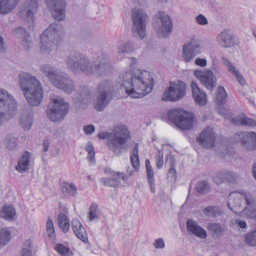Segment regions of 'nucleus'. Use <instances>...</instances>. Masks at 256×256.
Segmentation results:
<instances>
[{
    "label": "nucleus",
    "mask_w": 256,
    "mask_h": 256,
    "mask_svg": "<svg viewBox=\"0 0 256 256\" xmlns=\"http://www.w3.org/2000/svg\"><path fill=\"white\" fill-rule=\"evenodd\" d=\"M136 63V58H132L130 62V72H126L120 76L122 86L126 92L132 98H140L150 93L154 86L153 78L148 72L145 70L134 69V65Z\"/></svg>",
    "instance_id": "1"
},
{
    "label": "nucleus",
    "mask_w": 256,
    "mask_h": 256,
    "mask_svg": "<svg viewBox=\"0 0 256 256\" xmlns=\"http://www.w3.org/2000/svg\"><path fill=\"white\" fill-rule=\"evenodd\" d=\"M20 88L28 102L32 106L38 105L42 100L43 91L39 81L28 73L19 74Z\"/></svg>",
    "instance_id": "2"
},
{
    "label": "nucleus",
    "mask_w": 256,
    "mask_h": 256,
    "mask_svg": "<svg viewBox=\"0 0 256 256\" xmlns=\"http://www.w3.org/2000/svg\"><path fill=\"white\" fill-rule=\"evenodd\" d=\"M226 97L227 94L224 88L221 86L218 87L216 92L214 102L218 105L217 110L220 114L236 125L256 126V122L252 118H247L244 114L233 118L230 110L224 107Z\"/></svg>",
    "instance_id": "3"
},
{
    "label": "nucleus",
    "mask_w": 256,
    "mask_h": 256,
    "mask_svg": "<svg viewBox=\"0 0 256 256\" xmlns=\"http://www.w3.org/2000/svg\"><path fill=\"white\" fill-rule=\"evenodd\" d=\"M98 136L100 139L107 138V144L110 149L114 152L122 148L130 138V132L127 128L123 125H120L114 128L112 132H100Z\"/></svg>",
    "instance_id": "4"
},
{
    "label": "nucleus",
    "mask_w": 256,
    "mask_h": 256,
    "mask_svg": "<svg viewBox=\"0 0 256 256\" xmlns=\"http://www.w3.org/2000/svg\"><path fill=\"white\" fill-rule=\"evenodd\" d=\"M66 63L68 67L74 73L78 72L79 70L86 74L92 73L94 70L98 72L102 70H105L107 66V64L103 62L101 59L98 62H95L94 68L85 58H82L80 54L75 52L70 54V56L68 58Z\"/></svg>",
    "instance_id": "5"
},
{
    "label": "nucleus",
    "mask_w": 256,
    "mask_h": 256,
    "mask_svg": "<svg viewBox=\"0 0 256 256\" xmlns=\"http://www.w3.org/2000/svg\"><path fill=\"white\" fill-rule=\"evenodd\" d=\"M168 119L178 128L182 130L192 128L194 121L192 114L188 112L182 108H174L167 112Z\"/></svg>",
    "instance_id": "6"
},
{
    "label": "nucleus",
    "mask_w": 256,
    "mask_h": 256,
    "mask_svg": "<svg viewBox=\"0 0 256 256\" xmlns=\"http://www.w3.org/2000/svg\"><path fill=\"white\" fill-rule=\"evenodd\" d=\"M42 71L46 74L50 80L56 87L64 90L67 93L70 92L74 88L72 82L66 78L58 75L53 70L50 66H44L41 68Z\"/></svg>",
    "instance_id": "7"
},
{
    "label": "nucleus",
    "mask_w": 256,
    "mask_h": 256,
    "mask_svg": "<svg viewBox=\"0 0 256 256\" xmlns=\"http://www.w3.org/2000/svg\"><path fill=\"white\" fill-rule=\"evenodd\" d=\"M52 106L46 110L48 118L52 122H59L62 120L67 114L69 106L64 100L56 96L52 99Z\"/></svg>",
    "instance_id": "8"
},
{
    "label": "nucleus",
    "mask_w": 256,
    "mask_h": 256,
    "mask_svg": "<svg viewBox=\"0 0 256 256\" xmlns=\"http://www.w3.org/2000/svg\"><path fill=\"white\" fill-rule=\"evenodd\" d=\"M1 120L13 116L16 110V103L14 98L4 90H1Z\"/></svg>",
    "instance_id": "9"
},
{
    "label": "nucleus",
    "mask_w": 256,
    "mask_h": 256,
    "mask_svg": "<svg viewBox=\"0 0 256 256\" xmlns=\"http://www.w3.org/2000/svg\"><path fill=\"white\" fill-rule=\"evenodd\" d=\"M186 94V84L178 81L175 83L171 82L169 88L164 92L162 100L164 101L174 102L182 98Z\"/></svg>",
    "instance_id": "10"
},
{
    "label": "nucleus",
    "mask_w": 256,
    "mask_h": 256,
    "mask_svg": "<svg viewBox=\"0 0 256 256\" xmlns=\"http://www.w3.org/2000/svg\"><path fill=\"white\" fill-rule=\"evenodd\" d=\"M111 86L110 82L106 81L100 84L98 86V90L100 93L96 102L95 104L94 108L98 110H102L108 103L109 99L107 96L112 98L114 92H112Z\"/></svg>",
    "instance_id": "11"
},
{
    "label": "nucleus",
    "mask_w": 256,
    "mask_h": 256,
    "mask_svg": "<svg viewBox=\"0 0 256 256\" xmlns=\"http://www.w3.org/2000/svg\"><path fill=\"white\" fill-rule=\"evenodd\" d=\"M194 74L207 89L212 90L215 86L216 80L212 70H196L194 72Z\"/></svg>",
    "instance_id": "12"
},
{
    "label": "nucleus",
    "mask_w": 256,
    "mask_h": 256,
    "mask_svg": "<svg viewBox=\"0 0 256 256\" xmlns=\"http://www.w3.org/2000/svg\"><path fill=\"white\" fill-rule=\"evenodd\" d=\"M216 140L215 134L210 126L204 129L198 136L196 141L204 148H210L214 147Z\"/></svg>",
    "instance_id": "13"
},
{
    "label": "nucleus",
    "mask_w": 256,
    "mask_h": 256,
    "mask_svg": "<svg viewBox=\"0 0 256 256\" xmlns=\"http://www.w3.org/2000/svg\"><path fill=\"white\" fill-rule=\"evenodd\" d=\"M104 172L111 177L103 179L104 184L106 186L116 187L119 186L121 180H126L127 176L122 172H116L109 168H106Z\"/></svg>",
    "instance_id": "14"
},
{
    "label": "nucleus",
    "mask_w": 256,
    "mask_h": 256,
    "mask_svg": "<svg viewBox=\"0 0 256 256\" xmlns=\"http://www.w3.org/2000/svg\"><path fill=\"white\" fill-rule=\"evenodd\" d=\"M58 24H51L44 30L40 36V40L42 42L41 50L44 52H48L50 50V48L52 47L51 42L49 40V38L52 37L53 36L56 35L57 33L56 28L58 27Z\"/></svg>",
    "instance_id": "15"
},
{
    "label": "nucleus",
    "mask_w": 256,
    "mask_h": 256,
    "mask_svg": "<svg viewBox=\"0 0 256 256\" xmlns=\"http://www.w3.org/2000/svg\"><path fill=\"white\" fill-rule=\"evenodd\" d=\"M200 52V48L195 41L192 42L183 46V58L186 62L190 61Z\"/></svg>",
    "instance_id": "16"
},
{
    "label": "nucleus",
    "mask_w": 256,
    "mask_h": 256,
    "mask_svg": "<svg viewBox=\"0 0 256 256\" xmlns=\"http://www.w3.org/2000/svg\"><path fill=\"white\" fill-rule=\"evenodd\" d=\"M48 9L54 12L56 16H64L66 14V2L64 0H45Z\"/></svg>",
    "instance_id": "17"
},
{
    "label": "nucleus",
    "mask_w": 256,
    "mask_h": 256,
    "mask_svg": "<svg viewBox=\"0 0 256 256\" xmlns=\"http://www.w3.org/2000/svg\"><path fill=\"white\" fill-rule=\"evenodd\" d=\"M146 17H132V32L138 34L140 38H144L146 36Z\"/></svg>",
    "instance_id": "18"
},
{
    "label": "nucleus",
    "mask_w": 256,
    "mask_h": 256,
    "mask_svg": "<svg viewBox=\"0 0 256 256\" xmlns=\"http://www.w3.org/2000/svg\"><path fill=\"white\" fill-rule=\"evenodd\" d=\"M238 136L240 140V142L242 144H248L249 146L247 148L249 150L256 149V133L254 132H240L236 136Z\"/></svg>",
    "instance_id": "19"
},
{
    "label": "nucleus",
    "mask_w": 256,
    "mask_h": 256,
    "mask_svg": "<svg viewBox=\"0 0 256 256\" xmlns=\"http://www.w3.org/2000/svg\"><path fill=\"white\" fill-rule=\"evenodd\" d=\"M191 88L193 98L196 103L200 106H204L207 102V96L206 93L198 86L196 82L192 81Z\"/></svg>",
    "instance_id": "20"
},
{
    "label": "nucleus",
    "mask_w": 256,
    "mask_h": 256,
    "mask_svg": "<svg viewBox=\"0 0 256 256\" xmlns=\"http://www.w3.org/2000/svg\"><path fill=\"white\" fill-rule=\"evenodd\" d=\"M72 226L74 232L78 238L84 242H88V236L85 228L78 219L72 220Z\"/></svg>",
    "instance_id": "21"
},
{
    "label": "nucleus",
    "mask_w": 256,
    "mask_h": 256,
    "mask_svg": "<svg viewBox=\"0 0 256 256\" xmlns=\"http://www.w3.org/2000/svg\"><path fill=\"white\" fill-rule=\"evenodd\" d=\"M244 198L246 202V206L242 210L243 214L250 218H256V210L253 208L255 202L254 198L251 194H244Z\"/></svg>",
    "instance_id": "22"
},
{
    "label": "nucleus",
    "mask_w": 256,
    "mask_h": 256,
    "mask_svg": "<svg viewBox=\"0 0 256 256\" xmlns=\"http://www.w3.org/2000/svg\"><path fill=\"white\" fill-rule=\"evenodd\" d=\"M186 227L188 232L192 233L196 236L201 238H204L206 237L207 234L206 230L192 220L189 219L188 220Z\"/></svg>",
    "instance_id": "23"
},
{
    "label": "nucleus",
    "mask_w": 256,
    "mask_h": 256,
    "mask_svg": "<svg viewBox=\"0 0 256 256\" xmlns=\"http://www.w3.org/2000/svg\"><path fill=\"white\" fill-rule=\"evenodd\" d=\"M218 40L220 44L224 48L232 47L235 44L234 36L230 34L228 30L222 32L218 35Z\"/></svg>",
    "instance_id": "24"
},
{
    "label": "nucleus",
    "mask_w": 256,
    "mask_h": 256,
    "mask_svg": "<svg viewBox=\"0 0 256 256\" xmlns=\"http://www.w3.org/2000/svg\"><path fill=\"white\" fill-rule=\"evenodd\" d=\"M162 22V26L158 32L164 38L168 36L171 32L172 24L170 17H159Z\"/></svg>",
    "instance_id": "25"
},
{
    "label": "nucleus",
    "mask_w": 256,
    "mask_h": 256,
    "mask_svg": "<svg viewBox=\"0 0 256 256\" xmlns=\"http://www.w3.org/2000/svg\"><path fill=\"white\" fill-rule=\"evenodd\" d=\"M228 208L234 212L240 210L241 198L236 192L231 193L228 198Z\"/></svg>",
    "instance_id": "26"
},
{
    "label": "nucleus",
    "mask_w": 256,
    "mask_h": 256,
    "mask_svg": "<svg viewBox=\"0 0 256 256\" xmlns=\"http://www.w3.org/2000/svg\"><path fill=\"white\" fill-rule=\"evenodd\" d=\"M234 180V175L230 172H220L214 178V182L218 185L225 182H232Z\"/></svg>",
    "instance_id": "27"
},
{
    "label": "nucleus",
    "mask_w": 256,
    "mask_h": 256,
    "mask_svg": "<svg viewBox=\"0 0 256 256\" xmlns=\"http://www.w3.org/2000/svg\"><path fill=\"white\" fill-rule=\"evenodd\" d=\"M30 157V154L28 152L26 151L24 152L16 166L18 171L22 172L28 170Z\"/></svg>",
    "instance_id": "28"
},
{
    "label": "nucleus",
    "mask_w": 256,
    "mask_h": 256,
    "mask_svg": "<svg viewBox=\"0 0 256 256\" xmlns=\"http://www.w3.org/2000/svg\"><path fill=\"white\" fill-rule=\"evenodd\" d=\"M222 60L224 64L228 67V70L236 76L238 82L242 86L246 84L244 78L240 74L239 72L236 70L235 67L228 59L224 58Z\"/></svg>",
    "instance_id": "29"
},
{
    "label": "nucleus",
    "mask_w": 256,
    "mask_h": 256,
    "mask_svg": "<svg viewBox=\"0 0 256 256\" xmlns=\"http://www.w3.org/2000/svg\"><path fill=\"white\" fill-rule=\"evenodd\" d=\"M20 0H1V14H4L12 11Z\"/></svg>",
    "instance_id": "30"
},
{
    "label": "nucleus",
    "mask_w": 256,
    "mask_h": 256,
    "mask_svg": "<svg viewBox=\"0 0 256 256\" xmlns=\"http://www.w3.org/2000/svg\"><path fill=\"white\" fill-rule=\"evenodd\" d=\"M25 6L24 11L26 14V16H34L38 8L37 0H26Z\"/></svg>",
    "instance_id": "31"
},
{
    "label": "nucleus",
    "mask_w": 256,
    "mask_h": 256,
    "mask_svg": "<svg viewBox=\"0 0 256 256\" xmlns=\"http://www.w3.org/2000/svg\"><path fill=\"white\" fill-rule=\"evenodd\" d=\"M3 218L8 220H12L16 218L14 208L11 205H4L2 208Z\"/></svg>",
    "instance_id": "32"
},
{
    "label": "nucleus",
    "mask_w": 256,
    "mask_h": 256,
    "mask_svg": "<svg viewBox=\"0 0 256 256\" xmlns=\"http://www.w3.org/2000/svg\"><path fill=\"white\" fill-rule=\"evenodd\" d=\"M58 224L64 232H67L70 228V222L68 217L63 214H60L58 216Z\"/></svg>",
    "instance_id": "33"
},
{
    "label": "nucleus",
    "mask_w": 256,
    "mask_h": 256,
    "mask_svg": "<svg viewBox=\"0 0 256 256\" xmlns=\"http://www.w3.org/2000/svg\"><path fill=\"white\" fill-rule=\"evenodd\" d=\"M138 144L136 143L135 144V145L134 146L132 154H131V156H130V162H131L132 165V167L134 168L136 170H137L138 168L140 166V164L138 154Z\"/></svg>",
    "instance_id": "34"
},
{
    "label": "nucleus",
    "mask_w": 256,
    "mask_h": 256,
    "mask_svg": "<svg viewBox=\"0 0 256 256\" xmlns=\"http://www.w3.org/2000/svg\"><path fill=\"white\" fill-rule=\"evenodd\" d=\"M61 189L64 193L68 194L71 196H74L76 194L77 188L73 184H70L67 182H63L61 184Z\"/></svg>",
    "instance_id": "35"
},
{
    "label": "nucleus",
    "mask_w": 256,
    "mask_h": 256,
    "mask_svg": "<svg viewBox=\"0 0 256 256\" xmlns=\"http://www.w3.org/2000/svg\"><path fill=\"white\" fill-rule=\"evenodd\" d=\"M204 214L208 216L214 217L221 214L220 208L214 206H209L204 209Z\"/></svg>",
    "instance_id": "36"
},
{
    "label": "nucleus",
    "mask_w": 256,
    "mask_h": 256,
    "mask_svg": "<svg viewBox=\"0 0 256 256\" xmlns=\"http://www.w3.org/2000/svg\"><path fill=\"white\" fill-rule=\"evenodd\" d=\"M54 250L59 254L63 256H70L72 253L68 247L62 244H58L55 246Z\"/></svg>",
    "instance_id": "37"
},
{
    "label": "nucleus",
    "mask_w": 256,
    "mask_h": 256,
    "mask_svg": "<svg viewBox=\"0 0 256 256\" xmlns=\"http://www.w3.org/2000/svg\"><path fill=\"white\" fill-rule=\"evenodd\" d=\"M1 246L6 244L11 238L10 232L8 228L1 229Z\"/></svg>",
    "instance_id": "38"
},
{
    "label": "nucleus",
    "mask_w": 256,
    "mask_h": 256,
    "mask_svg": "<svg viewBox=\"0 0 256 256\" xmlns=\"http://www.w3.org/2000/svg\"><path fill=\"white\" fill-rule=\"evenodd\" d=\"M32 119L30 116H23L20 118V124L21 126L25 130H29L32 126Z\"/></svg>",
    "instance_id": "39"
},
{
    "label": "nucleus",
    "mask_w": 256,
    "mask_h": 256,
    "mask_svg": "<svg viewBox=\"0 0 256 256\" xmlns=\"http://www.w3.org/2000/svg\"><path fill=\"white\" fill-rule=\"evenodd\" d=\"M46 233L49 238L54 240L55 239V232L54 224L50 218H48L46 222Z\"/></svg>",
    "instance_id": "40"
},
{
    "label": "nucleus",
    "mask_w": 256,
    "mask_h": 256,
    "mask_svg": "<svg viewBox=\"0 0 256 256\" xmlns=\"http://www.w3.org/2000/svg\"><path fill=\"white\" fill-rule=\"evenodd\" d=\"M146 178L148 182L154 181V172L148 160L146 161Z\"/></svg>",
    "instance_id": "41"
},
{
    "label": "nucleus",
    "mask_w": 256,
    "mask_h": 256,
    "mask_svg": "<svg viewBox=\"0 0 256 256\" xmlns=\"http://www.w3.org/2000/svg\"><path fill=\"white\" fill-rule=\"evenodd\" d=\"M245 242L248 246H256V230L246 236Z\"/></svg>",
    "instance_id": "42"
},
{
    "label": "nucleus",
    "mask_w": 256,
    "mask_h": 256,
    "mask_svg": "<svg viewBox=\"0 0 256 256\" xmlns=\"http://www.w3.org/2000/svg\"><path fill=\"white\" fill-rule=\"evenodd\" d=\"M208 228L216 234H222L224 229L218 224L210 223L208 224Z\"/></svg>",
    "instance_id": "43"
},
{
    "label": "nucleus",
    "mask_w": 256,
    "mask_h": 256,
    "mask_svg": "<svg viewBox=\"0 0 256 256\" xmlns=\"http://www.w3.org/2000/svg\"><path fill=\"white\" fill-rule=\"evenodd\" d=\"M31 242L30 240H26L23 244L21 256H32L30 248Z\"/></svg>",
    "instance_id": "44"
},
{
    "label": "nucleus",
    "mask_w": 256,
    "mask_h": 256,
    "mask_svg": "<svg viewBox=\"0 0 256 256\" xmlns=\"http://www.w3.org/2000/svg\"><path fill=\"white\" fill-rule=\"evenodd\" d=\"M197 190L198 192L202 194H204L208 192L210 190V186L206 182L202 181L198 184Z\"/></svg>",
    "instance_id": "45"
},
{
    "label": "nucleus",
    "mask_w": 256,
    "mask_h": 256,
    "mask_svg": "<svg viewBox=\"0 0 256 256\" xmlns=\"http://www.w3.org/2000/svg\"><path fill=\"white\" fill-rule=\"evenodd\" d=\"M98 210V206L96 204H92L90 206V212L88 213L89 219L90 220H94L97 218L96 212Z\"/></svg>",
    "instance_id": "46"
},
{
    "label": "nucleus",
    "mask_w": 256,
    "mask_h": 256,
    "mask_svg": "<svg viewBox=\"0 0 256 256\" xmlns=\"http://www.w3.org/2000/svg\"><path fill=\"white\" fill-rule=\"evenodd\" d=\"M156 165L158 169L161 168L164 164V156L162 152H158L156 156Z\"/></svg>",
    "instance_id": "47"
},
{
    "label": "nucleus",
    "mask_w": 256,
    "mask_h": 256,
    "mask_svg": "<svg viewBox=\"0 0 256 256\" xmlns=\"http://www.w3.org/2000/svg\"><path fill=\"white\" fill-rule=\"evenodd\" d=\"M131 16H147L144 10L139 8H134L132 10Z\"/></svg>",
    "instance_id": "48"
},
{
    "label": "nucleus",
    "mask_w": 256,
    "mask_h": 256,
    "mask_svg": "<svg viewBox=\"0 0 256 256\" xmlns=\"http://www.w3.org/2000/svg\"><path fill=\"white\" fill-rule=\"evenodd\" d=\"M84 130L86 134H91L94 131L95 128L93 125L90 124L84 126Z\"/></svg>",
    "instance_id": "49"
},
{
    "label": "nucleus",
    "mask_w": 256,
    "mask_h": 256,
    "mask_svg": "<svg viewBox=\"0 0 256 256\" xmlns=\"http://www.w3.org/2000/svg\"><path fill=\"white\" fill-rule=\"evenodd\" d=\"M154 246L156 248H162L164 246V243L162 239L158 238L155 241Z\"/></svg>",
    "instance_id": "50"
},
{
    "label": "nucleus",
    "mask_w": 256,
    "mask_h": 256,
    "mask_svg": "<svg viewBox=\"0 0 256 256\" xmlns=\"http://www.w3.org/2000/svg\"><path fill=\"white\" fill-rule=\"evenodd\" d=\"M195 64L198 66L204 67L206 65V61L204 59L198 58L195 60Z\"/></svg>",
    "instance_id": "51"
},
{
    "label": "nucleus",
    "mask_w": 256,
    "mask_h": 256,
    "mask_svg": "<svg viewBox=\"0 0 256 256\" xmlns=\"http://www.w3.org/2000/svg\"><path fill=\"white\" fill-rule=\"evenodd\" d=\"M131 49V44L129 43L125 44L124 46H122L119 50V52H124L130 51Z\"/></svg>",
    "instance_id": "52"
},
{
    "label": "nucleus",
    "mask_w": 256,
    "mask_h": 256,
    "mask_svg": "<svg viewBox=\"0 0 256 256\" xmlns=\"http://www.w3.org/2000/svg\"><path fill=\"white\" fill-rule=\"evenodd\" d=\"M196 22L200 24H206L208 22L206 17H196Z\"/></svg>",
    "instance_id": "53"
},
{
    "label": "nucleus",
    "mask_w": 256,
    "mask_h": 256,
    "mask_svg": "<svg viewBox=\"0 0 256 256\" xmlns=\"http://www.w3.org/2000/svg\"><path fill=\"white\" fill-rule=\"evenodd\" d=\"M168 175H171L172 176H174V178H176V170L172 166H171L168 172Z\"/></svg>",
    "instance_id": "54"
},
{
    "label": "nucleus",
    "mask_w": 256,
    "mask_h": 256,
    "mask_svg": "<svg viewBox=\"0 0 256 256\" xmlns=\"http://www.w3.org/2000/svg\"><path fill=\"white\" fill-rule=\"evenodd\" d=\"M95 157V152H90L88 153V155L87 156L88 159L89 160V161H91L92 162H93L94 160Z\"/></svg>",
    "instance_id": "55"
},
{
    "label": "nucleus",
    "mask_w": 256,
    "mask_h": 256,
    "mask_svg": "<svg viewBox=\"0 0 256 256\" xmlns=\"http://www.w3.org/2000/svg\"><path fill=\"white\" fill-rule=\"evenodd\" d=\"M18 30H20V31H22L24 32V34H26V35L24 36V41L26 42H28V38H30V36L27 34L26 32L20 28H18Z\"/></svg>",
    "instance_id": "56"
},
{
    "label": "nucleus",
    "mask_w": 256,
    "mask_h": 256,
    "mask_svg": "<svg viewBox=\"0 0 256 256\" xmlns=\"http://www.w3.org/2000/svg\"><path fill=\"white\" fill-rule=\"evenodd\" d=\"M86 150L88 153L92 152H94V148L93 147L92 144L91 143H89L86 146Z\"/></svg>",
    "instance_id": "57"
},
{
    "label": "nucleus",
    "mask_w": 256,
    "mask_h": 256,
    "mask_svg": "<svg viewBox=\"0 0 256 256\" xmlns=\"http://www.w3.org/2000/svg\"><path fill=\"white\" fill-rule=\"evenodd\" d=\"M49 146V142L48 140H46L43 143V149L44 152L48 150Z\"/></svg>",
    "instance_id": "58"
},
{
    "label": "nucleus",
    "mask_w": 256,
    "mask_h": 256,
    "mask_svg": "<svg viewBox=\"0 0 256 256\" xmlns=\"http://www.w3.org/2000/svg\"><path fill=\"white\" fill-rule=\"evenodd\" d=\"M150 186V189L151 190V192L153 193L155 192V188H154V181L152 182H148Z\"/></svg>",
    "instance_id": "59"
},
{
    "label": "nucleus",
    "mask_w": 256,
    "mask_h": 256,
    "mask_svg": "<svg viewBox=\"0 0 256 256\" xmlns=\"http://www.w3.org/2000/svg\"><path fill=\"white\" fill-rule=\"evenodd\" d=\"M238 225L242 228H244L246 226V222L242 220H240L238 222Z\"/></svg>",
    "instance_id": "60"
},
{
    "label": "nucleus",
    "mask_w": 256,
    "mask_h": 256,
    "mask_svg": "<svg viewBox=\"0 0 256 256\" xmlns=\"http://www.w3.org/2000/svg\"><path fill=\"white\" fill-rule=\"evenodd\" d=\"M253 174L256 179V162L254 164V166L252 168Z\"/></svg>",
    "instance_id": "61"
},
{
    "label": "nucleus",
    "mask_w": 256,
    "mask_h": 256,
    "mask_svg": "<svg viewBox=\"0 0 256 256\" xmlns=\"http://www.w3.org/2000/svg\"><path fill=\"white\" fill-rule=\"evenodd\" d=\"M159 16H165V14L164 12H160L159 13ZM166 16H168L166 15Z\"/></svg>",
    "instance_id": "62"
},
{
    "label": "nucleus",
    "mask_w": 256,
    "mask_h": 256,
    "mask_svg": "<svg viewBox=\"0 0 256 256\" xmlns=\"http://www.w3.org/2000/svg\"><path fill=\"white\" fill-rule=\"evenodd\" d=\"M0 42H1V50H2L4 46L3 40H2V38H1Z\"/></svg>",
    "instance_id": "63"
},
{
    "label": "nucleus",
    "mask_w": 256,
    "mask_h": 256,
    "mask_svg": "<svg viewBox=\"0 0 256 256\" xmlns=\"http://www.w3.org/2000/svg\"><path fill=\"white\" fill-rule=\"evenodd\" d=\"M253 35L256 38V30L253 31Z\"/></svg>",
    "instance_id": "64"
}]
</instances>
